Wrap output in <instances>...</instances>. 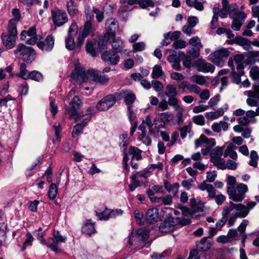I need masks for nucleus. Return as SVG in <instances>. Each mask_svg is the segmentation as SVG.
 Listing matches in <instances>:
<instances>
[{"label": "nucleus", "instance_id": "nucleus-1", "mask_svg": "<svg viewBox=\"0 0 259 259\" xmlns=\"http://www.w3.org/2000/svg\"><path fill=\"white\" fill-rule=\"evenodd\" d=\"M89 75L93 77V79L102 84H106L108 83L109 78L105 75H98V71L90 69L86 73L84 68L81 67L78 61L74 64V69L71 73V78L75 80L77 83L87 82L89 80Z\"/></svg>", "mask_w": 259, "mask_h": 259}, {"label": "nucleus", "instance_id": "nucleus-2", "mask_svg": "<svg viewBox=\"0 0 259 259\" xmlns=\"http://www.w3.org/2000/svg\"><path fill=\"white\" fill-rule=\"evenodd\" d=\"M226 207H228V208H229L230 213L234 209L236 210V212H232L231 213L228 220V223L227 224L228 227L232 226L238 218H244L248 214V210L245 208V205L241 203L235 204L232 201H230L229 205L226 206Z\"/></svg>", "mask_w": 259, "mask_h": 259}, {"label": "nucleus", "instance_id": "nucleus-3", "mask_svg": "<svg viewBox=\"0 0 259 259\" xmlns=\"http://www.w3.org/2000/svg\"><path fill=\"white\" fill-rule=\"evenodd\" d=\"M247 191V185L240 183L237 185L236 188L234 187H228L227 192L230 199L235 202H241L244 198L245 194Z\"/></svg>", "mask_w": 259, "mask_h": 259}, {"label": "nucleus", "instance_id": "nucleus-4", "mask_svg": "<svg viewBox=\"0 0 259 259\" xmlns=\"http://www.w3.org/2000/svg\"><path fill=\"white\" fill-rule=\"evenodd\" d=\"M230 54V52L228 49L223 48L210 54L208 59L215 65L222 67Z\"/></svg>", "mask_w": 259, "mask_h": 259}, {"label": "nucleus", "instance_id": "nucleus-5", "mask_svg": "<svg viewBox=\"0 0 259 259\" xmlns=\"http://www.w3.org/2000/svg\"><path fill=\"white\" fill-rule=\"evenodd\" d=\"M224 146L215 147L210 153V161L214 166L221 169H225V160L222 158Z\"/></svg>", "mask_w": 259, "mask_h": 259}, {"label": "nucleus", "instance_id": "nucleus-6", "mask_svg": "<svg viewBox=\"0 0 259 259\" xmlns=\"http://www.w3.org/2000/svg\"><path fill=\"white\" fill-rule=\"evenodd\" d=\"M14 54L20 53L23 61L31 63L35 58V51L31 47H27L23 44H19L14 51Z\"/></svg>", "mask_w": 259, "mask_h": 259}, {"label": "nucleus", "instance_id": "nucleus-7", "mask_svg": "<svg viewBox=\"0 0 259 259\" xmlns=\"http://www.w3.org/2000/svg\"><path fill=\"white\" fill-rule=\"evenodd\" d=\"M93 111V109L92 108H89L87 111L88 113L82 114L79 117V120L81 121L74 126L72 133L73 138H76L82 133L83 128L87 125L88 122L91 119Z\"/></svg>", "mask_w": 259, "mask_h": 259}, {"label": "nucleus", "instance_id": "nucleus-8", "mask_svg": "<svg viewBox=\"0 0 259 259\" xmlns=\"http://www.w3.org/2000/svg\"><path fill=\"white\" fill-rule=\"evenodd\" d=\"M229 15L233 19L231 28L235 31L239 30L246 17L245 14L238 10H233L230 12Z\"/></svg>", "mask_w": 259, "mask_h": 259}, {"label": "nucleus", "instance_id": "nucleus-9", "mask_svg": "<svg viewBox=\"0 0 259 259\" xmlns=\"http://www.w3.org/2000/svg\"><path fill=\"white\" fill-rule=\"evenodd\" d=\"M107 33H106L103 37V40L107 41L110 36L113 37L114 33L118 29V21L113 18H110L106 21L105 23Z\"/></svg>", "mask_w": 259, "mask_h": 259}, {"label": "nucleus", "instance_id": "nucleus-10", "mask_svg": "<svg viewBox=\"0 0 259 259\" xmlns=\"http://www.w3.org/2000/svg\"><path fill=\"white\" fill-rule=\"evenodd\" d=\"M51 14L53 22L56 26H62L68 20L67 15L65 11L60 9L52 11Z\"/></svg>", "mask_w": 259, "mask_h": 259}, {"label": "nucleus", "instance_id": "nucleus-11", "mask_svg": "<svg viewBox=\"0 0 259 259\" xmlns=\"http://www.w3.org/2000/svg\"><path fill=\"white\" fill-rule=\"evenodd\" d=\"M117 98L115 94L107 95L97 104V108L100 111H106L115 104Z\"/></svg>", "mask_w": 259, "mask_h": 259}, {"label": "nucleus", "instance_id": "nucleus-12", "mask_svg": "<svg viewBox=\"0 0 259 259\" xmlns=\"http://www.w3.org/2000/svg\"><path fill=\"white\" fill-rule=\"evenodd\" d=\"M161 117H156L154 119V125L158 130L164 127L166 123L169 122L173 118L172 114L169 112H163L158 113Z\"/></svg>", "mask_w": 259, "mask_h": 259}, {"label": "nucleus", "instance_id": "nucleus-13", "mask_svg": "<svg viewBox=\"0 0 259 259\" xmlns=\"http://www.w3.org/2000/svg\"><path fill=\"white\" fill-rule=\"evenodd\" d=\"M194 65L198 71L203 73H212L215 69V67L212 64L203 59H199L195 61Z\"/></svg>", "mask_w": 259, "mask_h": 259}, {"label": "nucleus", "instance_id": "nucleus-14", "mask_svg": "<svg viewBox=\"0 0 259 259\" xmlns=\"http://www.w3.org/2000/svg\"><path fill=\"white\" fill-rule=\"evenodd\" d=\"M102 59L105 62L111 65H116L120 60V56L113 51H106L102 54Z\"/></svg>", "mask_w": 259, "mask_h": 259}, {"label": "nucleus", "instance_id": "nucleus-15", "mask_svg": "<svg viewBox=\"0 0 259 259\" xmlns=\"http://www.w3.org/2000/svg\"><path fill=\"white\" fill-rule=\"evenodd\" d=\"M81 104V102L79 97L76 96H74L69 106L66 109L67 113L70 116L71 118H73L74 115L77 114V111L79 109Z\"/></svg>", "mask_w": 259, "mask_h": 259}, {"label": "nucleus", "instance_id": "nucleus-16", "mask_svg": "<svg viewBox=\"0 0 259 259\" xmlns=\"http://www.w3.org/2000/svg\"><path fill=\"white\" fill-rule=\"evenodd\" d=\"M37 46L42 51H51L54 46V38L52 35H48L44 41L38 42Z\"/></svg>", "mask_w": 259, "mask_h": 259}, {"label": "nucleus", "instance_id": "nucleus-17", "mask_svg": "<svg viewBox=\"0 0 259 259\" xmlns=\"http://www.w3.org/2000/svg\"><path fill=\"white\" fill-rule=\"evenodd\" d=\"M100 45V41L97 42L95 40L88 41L85 45L86 51L92 56L95 57L97 56L98 52L101 49Z\"/></svg>", "mask_w": 259, "mask_h": 259}, {"label": "nucleus", "instance_id": "nucleus-18", "mask_svg": "<svg viewBox=\"0 0 259 259\" xmlns=\"http://www.w3.org/2000/svg\"><path fill=\"white\" fill-rule=\"evenodd\" d=\"M115 95L117 98H124V102L128 106H131L136 99L135 95L129 91H121L120 93H115Z\"/></svg>", "mask_w": 259, "mask_h": 259}, {"label": "nucleus", "instance_id": "nucleus-19", "mask_svg": "<svg viewBox=\"0 0 259 259\" xmlns=\"http://www.w3.org/2000/svg\"><path fill=\"white\" fill-rule=\"evenodd\" d=\"M89 18L90 20L87 21L84 24L83 28H80V30L83 32L87 35H94V32L95 31V28L93 23V21L94 20V15L91 14L89 15L88 14L87 18Z\"/></svg>", "mask_w": 259, "mask_h": 259}, {"label": "nucleus", "instance_id": "nucleus-20", "mask_svg": "<svg viewBox=\"0 0 259 259\" xmlns=\"http://www.w3.org/2000/svg\"><path fill=\"white\" fill-rule=\"evenodd\" d=\"M159 219V210L157 208L148 209L146 213L145 220L149 224L157 222Z\"/></svg>", "mask_w": 259, "mask_h": 259}, {"label": "nucleus", "instance_id": "nucleus-21", "mask_svg": "<svg viewBox=\"0 0 259 259\" xmlns=\"http://www.w3.org/2000/svg\"><path fill=\"white\" fill-rule=\"evenodd\" d=\"M1 37L3 45L7 49H11L15 46L16 36L6 33H3L2 34Z\"/></svg>", "mask_w": 259, "mask_h": 259}, {"label": "nucleus", "instance_id": "nucleus-22", "mask_svg": "<svg viewBox=\"0 0 259 259\" xmlns=\"http://www.w3.org/2000/svg\"><path fill=\"white\" fill-rule=\"evenodd\" d=\"M202 143L205 144L208 147L212 148L215 145V141L214 139H209L204 135H201L200 137L195 141V148H198Z\"/></svg>", "mask_w": 259, "mask_h": 259}, {"label": "nucleus", "instance_id": "nucleus-23", "mask_svg": "<svg viewBox=\"0 0 259 259\" xmlns=\"http://www.w3.org/2000/svg\"><path fill=\"white\" fill-rule=\"evenodd\" d=\"M198 189L201 191L206 190L208 193V197L210 199H213L216 195L215 189L211 184H207L205 181H203L198 185Z\"/></svg>", "mask_w": 259, "mask_h": 259}, {"label": "nucleus", "instance_id": "nucleus-24", "mask_svg": "<svg viewBox=\"0 0 259 259\" xmlns=\"http://www.w3.org/2000/svg\"><path fill=\"white\" fill-rule=\"evenodd\" d=\"M248 98L246 100L247 104L251 107L259 106V94L255 93L252 91H246Z\"/></svg>", "mask_w": 259, "mask_h": 259}, {"label": "nucleus", "instance_id": "nucleus-25", "mask_svg": "<svg viewBox=\"0 0 259 259\" xmlns=\"http://www.w3.org/2000/svg\"><path fill=\"white\" fill-rule=\"evenodd\" d=\"M211 246V242L206 237L202 238L199 241L197 242V249L200 251H207Z\"/></svg>", "mask_w": 259, "mask_h": 259}, {"label": "nucleus", "instance_id": "nucleus-26", "mask_svg": "<svg viewBox=\"0 0 259 259\" xmlns=\"http://www.w3.org/2000/svg\"><path fill=\"white\" fill-rule=\"evenodd\" d=\"M163 185L165 189L168 192H172L175 195L178 193L180 187V185L178 183H175L173 184H171L167 180H164Z\"/></svg>", "mask_w": 259, "mask_h": 259}, {"label": "nucleus", "instance_id": "nucleus-27", "mask_svg": "<svg viewBox=\"0 0 259 259\" xmlns=\"http://www.w3.org/2000/svg\"><path fill=\"white\" fill-rule=\"evenodd\" d=\"M82 232L89 235L95 232L94 224L91 220H88L82 228Z\"/></svg>", "mask_w": 259, "mask_h": 259}, {"label": "nucleus", "instance_id": "nucleus-28", "mask_svg": "<svg viewBox=\"0 0 259 259\" xmlns=\"http://www.w3.org/2000/svg\"><path fill=\"white\" fill-rule=\"evenodd\" d=\"M229 213V209L228 208V207L225 206L222 211V218L217 222V227H222L225 225L226 222L228 221V214Z\"/></svg>", "mask_w": 259, "mask_h": 259}, {"label": "nucleus", "instance_id": "nucleus-29", "mask_svg": "<svg viewBox=\"0 0 259 259\" xmlns=\"http://www.w3.org/2000/svg\"><path fill=\"white\" fill-rule=\"evenodd\" d=\"M112 47L117 52H120L124 48V44L120 38H114L112 42Z\"/></svg>", "mask_w": 259, "mask_h": 259}, {"label": "nucleus", "instance_id": "nucleus-30", "mask_svg": "<svg viewBox=\"0 0 259 259\" xmlns=\"http://www.w3.org/2000/svg\"><path fill=\"white\" fill-rule=\"evenodd\" d=\"M236 148V146H234L232 143H230L225 150L224 153V157L229 156L231 158L236 159L237 158V154L235 151L232 150L233 148Z\"/></svg>", "mask_w": 259, "mask_h": 259}, {"label": "nucleus", "instance_id": "nucleus-31", "mask_svg": "<svg viewBox=\"0 0 259 259\" xmlns=\"http://www.w3.org/2000/svg\"><path fill=\"white\" fill-rule=\"evenodd\" d=\"M211 128L214 132L220 133L221 132L222 128L224 131H227L228 128V124L224 121H220L219 123H213Z\"/></svg>", "mask_w": 259, "mask_h": 259}, {"label": "nucleus", "instance_id": "nucleus-32", "mask_svg": "<svg viewBox=\"0 0 259 259\" xmlns=\"http://www.w3.org/2000/svg\"><path fill=\"white\" fill-rule=\"evenodd\" d=\"M149 233L148 231L144 228H140L137 231V236L138 242L144 241L146 240Z\"/></svg>", "mask_w": 259, "mask_h": 259}, {"label": "nucleus", "instance_id": "nucleus-33", "mask_svg": "<svg viewBox=\"0 0 259 259\" xmlns=\"http://www.w3.org/2000/svg\"><path fill=\"white\" fill-rule=\"evenodd\" d=\"M138 178V175L136 174H133L131 176V183L128 187L131 191H134L137 188L140 186L141 183Z\"/></svg>", "mask_w": 259, "mask_h": 259}, {"label": "nucleus", "instance_id": "nucleus-34", "mask_svg": "<svg viewBox=\"0 0 259 259\" xmlns=\"http://www.w3.org/2000/svg\"><path fill=\"white\" fill-rule=\"evenodd\" d=\"M14 20H10L8 25L7 34L13 35L16 36L17 35V24L18 22H15Z\"/></svg>", "mask_w": 259, "mask_h": 259}, {"label": "nucleus", "instance_id": "nucleus-35", "mask_svg": "<svg viewBox=\"0 0 259 259\" xmlns=\"http://www.w3.org/2000/svg\"><path fill=\"white\" fill-rule=\"evenodd\" d=\"M174 229V226L169 221H165L162 223L159 227V231L161 233H168Z\"/></svg>", "mask_w": 259, "mask_h": 259}, {"label": "nucleus", "instance_id": "nucleus-36", "mask_svg": "<svg viewBox=\"0 0 259 259\" xmlns=\"http://www.w3.org/2000/svg\"><path fill=\"white\" fill-rule=\"evenodd\" d=\"M164 76V72L161 66L159 65H155L152 69L151 76L153 79H157L160 77Z\"/></svg>", "mask_w": 259, "mask_h": 259}, {"label": "nucleus", "instance_id": "nucleus-37", "mask_svg": "<svg viewBox=\"0 0 259 259\" xmlns=\"http://www.w3.org/2000/svg\"><path fill=\"white\" fill-rule=\"evenodd\" d=\"M186 4L191 7H194L196 10L202 11L204 10L203 4L197 0H186Z\"/></svg>", "mask_w": 259, "mask_h": 259}, {"label": "nucleus", "instance_id": "nucleus-38", "mask_svg": "<svg viewBox=\"0 0 259 259\" xmlns=\"http://www.w3.org/2000/svg\"><path fill=\"white\" fill-rule=\"evenodd\" d=\"M141 151L138 148L131 146L128 151V154L132 155L133 158H135L137 160H141L142 158L141 154Z\"/></svg>", "mask_w": 259, "mask_h": 259}, {"label": "nucleus", "instance_id": "nucleus-39", "mask_svg": "<svg viewBox=\"0 0 259 259\" xmlns=\"http://www.w3.org/2000/svg\"><path fill=\"white\" fill-rule=\"evenodd\" d=\"M93 12L96 15V19L98 23L102 22L104 19V11L93 7Z\"/></svg>", "mask_w": 259, "mask_h": 259}, {"label": "nucleus", "instance_id": "nucleus-40", "mask_svg": "<svg viewBox=\"0 0 259 259\" xmlns=\"http://www.w3.org/2000/svg\"><path fill=\"white\" fill-rule=\"evenodd\" d=\"M164 94L167 97L176 96L178 92L176 88L172 84H168L165 88Z\"/></svg>", "mask_w": 259, "mask_h": 259}, {"label": "nucleus", "instance_id": "nucleus-41", "mask_svg": "<svg viewBox=\"0 0 259 259\" xmlns=\"http://www.w3.org/2000/svg\"><path fill=\"white\" fill-rule=\"evenodd\" d=\"M206 77L202 75H193L191 76V81L199 85H203L206 82Z\"/></svg>", "mask_w": 259, "mask_h": 259}, {"label": "nucleus", "instance_id": "nucleus-42", "mask_svg": "<svg viewBox=\"0 0 259 259\" xmlns=\"http://www.w3.org/2000/svg\"><path fill=\"white\" fill-rule=\"evenodd\" d=\"M250 158L251 160L249 162V164L253 167H256L257 165V161L259 159L257 152L252 150L250 152Z\"/></svg>", "mask_w": 259, "mask_h": 259}, {"label": "nucleus", "instance_id": "nucleus-43", "mask_svg": "<svg viewBox=\"0 0 259 259\" xmlns=\"http://www.w3.org/2000/svg\"><path fill=\"white\" fill-rule=\"evenodd\" d=\"M29 79L39 82L42 80L43 77L41 73L34 70L29 73Z\"/></svg>", "mask_w": 259, "mask_h": 259}, {"label": "nucleus", "instance_id": "nucleus-44", "mask_svg": "<svg viewBox=\"0 0 259 259\" xmlns=\"http://www.w3.org/2000/svg\"><path fill=\"white\" fill-rule=\"evenodd\" d=\"M132 48L133 52L134 53L142 52L145 50L146 48V44L143 41L135 42L132 45Z\"/></svg>", "mask_w": 259, "mask_h": 259}, {"label": "nucleus", "instance_id": "nucleus-45", "mask_svg": "<svg viewBox=\"0 0 259 259\" xmlns=\"http://www.w3.org/2000/svg\"><path fill=\"white\" fill-rule=\"evenodd\" d=\"M58 190L56 185L52 183L50 185L48 192V196L51 199H54L57 194Z\"/></svg>", "mask_w": 259, "mask_h": 259}, {"label": "nucleus", "instance_id": "nucleus-46", "mask_svg": "<svg viewBox=\"0 0 259 259\" xmlns=\"http://www.w3.org/2000/svg\"><path fill=\"white\" fill-rule=\"evenodd\" d=\"M109 209H105V210L102 212H98L97 211H96V215L99 218L100 220H104L107 221L110 218H109L110 213H109Z\"/></svg>", "mask_w": 259, "mask_h": 259}, {"label": "nucleus", "instance_id": "nucleus-47", "mask_svg": "<svg viewBox=\"0 0 259 259\" xmlns=\"http://www.w3.org/2000/svg\"><path fill=\"white\" fill-rule=\"evenodd\" d=\"M19 76L24 79H29V73L26 69V65L24 63L20 64Z\"/></svg>", "mask_w": 259, "mask_h": 259}, {"label": "nucleus", "instance_id": "nucleus-48", "mask_svg": "<svg viewBox=\"0 0 259 259\" xmlns=\"http://www.w3.org/2000/svg\"><path fill=\"white\" fill-rule=\"evenodd\" d=\"M65 47L69 50H73L74 49L75 45L73 36H68L66 38Z\"/></svg>", "mask_w": 259, "mask_h": 259}, {"label": "nucleus", "instance_id": "nucleus-49", "mask_svg": "<svg viewBox=\"0 0 259 259\" xmlns=\"http://www.w3.org/2000/svg\"><path fill=\"white\" fill-rule=\"evenodd\" d=\"M167 103L169 105L172 106L175 110H178V108H182L178 104L179 100L175 96L169 97Z\"/></svg>", "mask_w": 259, "mask_h": 259}, {"label": "nucleus", "instance_id": "nucleus-50", "mask_svg": "<svg viewBox=\"0 0 259 259\" xmlns=\"http://www.w3.org/2000/svg\"><path fill=\"white\" fill-rule=\"evenodd\" d=\"M243 75L242 73H237L235 70L232 71L231 76L232 82L236 84H239L241 83V76Z\"/></svg>", "mask_w": 259, "mask_h": 259}, {"label": "nucleus", "instance_id": "nucleus-51", "mask_svg": "<svg viewBox=\"0 0 259 259\" xmlns=\"http://www.w3.org/2000/svg\"><path fill=\"white\" fill-rule=\"evenodd\" d=\"M194 182V181L192 179H189L187 180L183 181L181 183V185L186 189L190 190L191 188L195 187Z\"/></svg>", "mask_w": 259, "mask_h": 259}, {"label": "nucleus", "instance_id": "nucleus-52", "mask_svg": "<svg viewBox=\"0 0 259 259\" xmlns=\"http://www.w3.org/2000/svg\"><path fill=\"white\" fill-rule=\"evenodd\" d=\"M47 245L53 251L58 252V244H57V242L55 239L52 238L48 239L47 241Z\"/></svg>", "mask_w": 259, "mask_h": 259}, {"label": "nucleus", "instance_id": "nucleus-53", "mask_svg": "<svg viewBox=\"0 0 259 259\" xmlns=\"http://www.w3.org/2000/svg\"><path fill=\"white\" fill-rule=\"evenodd\" d=\"M189 42L193 47H198V48H201L203 47V45L201 44L200 39L198 36H194L192 37L190 39Z\"/></svg>", "mask_w": 259, "mask_h": 259}, {"label": "nucleus", "instance_id": "nucleus-54", "mask_svg": "<svg viewBox=\"0 0 259 259\" xmlns=\"http://www.w3.org/2000/svg\"><path fill=\"white\" fill-rule=\"evenodd\" d=\"M134 216L136 219V221L140 225H144V221L143 220V213L139 210H136L134 212Z\"/></svg>", "mask_w": 259, "mask_h": 259}, {"label": "nucleus", "instance_id": "nucleus-55", "mask_svg": "<svg viewBox=\"0 0 259 259\" xmlns=\"http://www.w3.org/2000/svg\"><path fill=\"white\" fill-rule=\"evenodd\" d=\"M250 76L253 80L259 78V68L256 66H253L250 71Z\"/></svg>", "mask_w": 259, "mask_h": 259}, {"label": "nucleus", "instance_id": "nucleus-56", "mask_svg": "<svg viewBox=\"0 0 259 259\" xmlns=\"http://www.w3.org/2000/svg\"><path fill=\"white\" fill-rule=\"evenodd\" d=\"M186 47V42L183 40H177L172 44V47L175 49H181Z\"/></svg>", "mask_w": 259, "mask_h": 259}, {"label": "nucleus", "instance_id": "nucleus-57", "mask_svg": "<svg viewBox=\"0 0 259 259\" xmlns=\"http://www.w3.org/2000/svg\"><path fill=\"white\" fill-rule=\"evenodd\" d=\"M78 31V26L75 21L72 22L71 26L68 29V36H72L75 35Z\"/></svg>", "mask_w": 259, "mask_h": 259}, {"label": "nucleus", "instance_id": "nucleus-58", "mask_svg": "<svg viewBox=\"0 0 259 259\" xmlns=\"http://www.w3.org/2000/svg\"><path fill=\"white\" fill-rule=\"evenodd\" d=\"M87 36L88 35H87V34L84 33L80 30L78 37V41L76 44V47L77 48L79 49L81 48L84 40L85 38L87 37Z\"/></svg>", "mask_w": 259, "mask_h": 259}, {"label": "nucleus", "instance_id": "nucleus-59", "mask_svg": "<svg viewBox=\"0 0 259 259\" xmlns=\"http://www.w3.org/2000/svg\"><path fill=\"white\" fill-rule=\"evenodd\" d=\"M10 101H13L15 103V99L12 97L10 95H8L5 98L0 99V106L1 107L5 106L7 107V103Z\"/></svg>", "mask_w": 259, "mask_h": 259}, {"label": "nucleus", "instance_id": "nucleus-60", "mask_svg": "<svg viewBox=\"0 0 259 259\" xmlns=\"http://www.w3.org/2000/svg\"><path fill=\"white\" fill-rule=\"evenodd\" d=\"M153 88L156 92H160L162 90L163 85L162 83L159 81L153 80L152 81V84Z\"/></svg>", "mask_w": 259, "mask_h": 259}, {"label": "nucleus", "instance_id": "nucleus-61", "mask_svg": "<svg viewBox=\"0 0 259 259\" xmlns=\"http://www.w3.org/2000/svg\"><path fill=\"white\" fill-rule=\"evenodd\" d=\"M171 253V250L167 249L164 251L161 254L154 253L152 256L155 258L160 259L169 256Z\"/></svg>", "mask_w": 259, "mask_h": 259}, {"label": "nucleus", "instance_id": "nucleus-62", "mask_svg": "<svg viewBox=\"0 0 259 259\" xmlns=\"http://www.w3.org/2000/svg\"><path fill=\"white\" fill-rule=\"evenodd\" d=\"M54 237L57 242V244H58L60 243L65 242L66 239V237L61 236L59 231H55L54 232Z\"/></svg>", "mask_w": 259, "mask_h": 259}, {"label": "nucleus", "instance_id": "nucleus-63", "mask_svg": "<svg viewBox=\"0 0 259 259\" xmlns=\"http://www.w3.org/2000/svg\"><path fill=\"white\" fill-rule=\"evenodd\" d=\"M193 121L198 125H203L205 123V119L202 115H198L193 117Z\"/></svg>", "mask_w": 259, "mask_h": 259}, {"label": "nucleus", "instance_id": "nucleus-64", "mask_svg": "<svg viewBox=\"0 0 259 259\" xmlns=\"http://www.w3.org/2000/svg\"><path fill=\"white\" fill-rule=\"evenodd\" d=\"M140 6L141 8L145 9L148 7H153L154 3L152 0H141Z\"/></svg>", "mask_w": 259, "mask_h": 259}]
</instances>
